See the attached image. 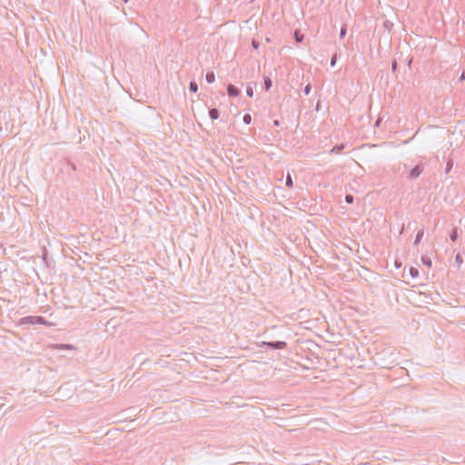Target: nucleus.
<instances>
[{
    "label": "nucleus",
    "mask_w": 465,
    "mask_h": 465,
    "mask_svg": "<svg viewBox=\"0 0 465 465\" xmlns=\"http://www.w3.org/2000/svg\"><path fill=\"white\" fill-rule=\"evenodd\" d=\"M249 1H250V3H252V2H254L255 0H249Z\"/></svg>",
    "instance_id": "34"
},
{
    "label": "nucleus",
    "mask_w": 465,
    "mask_h": 465,
    "mask_svg": "<svg viewBox=\"0 0 465 465\" xmlns=\"http://www.w3.org/2000/svg\"><path fill=\"white\" fill-rule=\"evenodd\" d=\"M273 124H274L275 126H279V125H280V121H279V120H274V121H273Z\"/></svg>",
    "instance_id": "31"
},
{
    "label": "nucleus",
    "mask_w": 465,
    "mask_h": 465,
    "mask_svg": "<svg viewBox=\"0 0 465 465\" xmlns=\"http://www.w3.org/2000/svg\"><path fill=\"white\" fill-rule=\"evenodd\" d=\"M421 262L424 265H426L428 267H431V265H432V262H431L430 258L428 256H422Z\"/></svg>",
    "instance_id": "13"
},
{
    "label": "nucleus",
    "mask_w": 465,
    "mask_h": 465,
    "mask_svg": "<svg viewBox=\"0 0 465 465\" xmlns=\"http://www.w3.org/2000/svg\"><path fill=\"white\" fill-rule=\"evenodd\" d=\"M246 94L249 96V97H252L253 96V87L252 86V84H248L247 88H246Z\"/></svg>",
    "instance_id": "17"
},
{
    "label": "nucleus",
    "mask_w": 465,
    "mask_h": 465,
    "mask_svg": "<svg viewBox=\"0 0 465 465\" xmlns=\"http://www.w3.org/2000/svg\"><path fill=\"white\" fill-rule=\"evenodd\" d=\"M450 238L452 242H456L457 239H458V229L457 228H454L451 232V233L450 234Z\"/></svg>",
    "instance_id": "15"
},
{
    "label": "nucleus",
    "mask_w": 465,
    "mask_h": 465,
    "mask_svg": "<svg viewBox=\"0 0 465 465\" xmlns=\"http://www.w3.org/2000/svg\"><path fill=\"white\" fill-rule=\"evenodd\" d=\"M205 79L208 84H213L215 81L214 73L213 71L207 72Z\"/></svg>",
    "instance_id": "7"
},
{
    "label": "nucleus",
    "mask_w": 465,
    "mask_h": 465,
    "mask_svg": "<svg viewBox=\"0 0 465 465\" xmlns=\"http://www.w3.org/2000/svg\"><path fill=\"white\" fill-rule=\"evenodd\" d=\"M345 148V144L344 143H341V144H338V145H335L331 150V153H341L342 152V150Z\"/></svg>",
    "instance_id": "8"
},
{
    "label": "nucleus",
    "mask_w": 465,
    "mask_h": 465,
    "mask_svg": "<svg viewBox=\"0 0 465 465\" xmlns=\"http://www.w3.org/2000/svg\"><path fill=\"white\" fill-rule=\"evenodd\" d=\"M294 39L297 43H302L304 39V35L296 30L294 31Z\"/></svg>",
    "instance_id": "9"
},
{
    "label": "nucleus",
    "mask_w": 465,
    "mask_h": 465,
    "mask_svg": "<svg viewBox=\"0 0 465 465\" xmlns=\"http://www.w3.org/2000/svg\"><path fill=\"white\" fill-rule=\"evenodd\" d=\"M267 344H268V341H262L261 343L258 344V347H266L267 348Z\"/></svg>",
    "instance_id": "29"
},
{
    "label": "nucleus",
    "mask_w": 465,
    "mask_h": 465,
    "mask_svg": "<svg viewBox=\"0 0 465 465\" xmlns=\"http://www.w3.org/2000/svg\"><path fill=\"white\" fill-rule=\"evenodd\" d=\"M285 185L289 188H292V186H293V181H292V175L290 173H287V175H286Z\"/></svg>",
    "instance_id": "12"
},
{
    "label": "nucleus",
    "mask_w": 465,
    "mask_h": 465,
    "mask_svg": "<svg viewBox=\"0 0 465 465\" xmlns=\"http://www.w3.org/2000/svg\"><path fill=\"white\" fill-rule=\"evenodd\" d=\"M391 70H392V72H395L397 70V61L396 60L392 61V63H391Z\"/></svg>",
    "instance_id": "27"
},
{
    "label": "nucleus",
    "mask_w": 465,
    "mask_h": 465,
    "mask_svg": "<svg viewBox=\"0 0 465 465\" xmlns=\"http://www.w3.org/2000/svg\"><path fill=\"white\" fill-rule=\"evenodd\" d=\"M395 266L397 268H400L401 266V262H398L397 261L395 262Z\"/></svg>",
    "instance_id": "32"
},
{
    "label": "nucleus",
    "mask_w": 465,
    "mask_h": 465,
    "mask_svg": "<svg viewBox=\"0 0 465 465\" xmlns=\"http://www.w3.org/2000/svg\"><path fill=\"white\" fill-rule=\"evenodd\" d=\"M453 166V162L451 160H449L446 165V173H449Z\"/></svg>",
    "instance_id": "20"
},
{
    "label": "nucleus",
    "mask_w": 465,
    "mask_h": 465,
    "mask_svg": "<svg viewBox=\"0 0 465 465\" xmlns=\"http://www.w3.org/2000/svg\"><path fill=\"white\" fill-rule=\"evenodd\" d=\"M35 316H26L20 319L19 324H35Z\"/></svg>",
    "instance_id": "4"
},
{
    "label": "nucleus",
    "mask_w": 465,
    "mask_h": 465,
    "mask_svg": "<svg viewBox=\"0 0 465 465\" xmlns=\"http://www.w3.org/2000/svg\"><path fill=\"white\" fill-rule=\"evenodd\" d=\"M410 275L413 279L417 278L419 276V270L415 267L410 268Z\"/></svg>",
    "instance_id": "14"
},
{
    "label": "nucleus",
    "mask_w": 465,
    "mask_h": 465,
    "mask_svg": "<svg viewBox=\"0 0 465 465\" xmlns=\"http://www.w3.org/2000/svg\"><path fill=\"white\" fill-rule=\"evenodd\" d=\"M384 26L390 29L392 26V23H391L390 21H385Z\"/></svg>",
    "instance_id": "28"
},
{
    "label": "nucleus",
    "mask_w": 465,
    "mask_h": 465,
    "mask_svg": "<svg viewBox=\"0 0 465 465\" xmlns=\"http://www.w3.org/2000/svg\"><path fill=\"white\" fill-rule=\"evenodd\" d=\"M272 79L269 76H264L263 77V87H264L265 91H269L270 88L272 87Z\"/></svg>",
    "instance_id": "6"
},
{
    "label": "nucleus",
    "mask_w": 465,
    "mask_h": 465,
    "mask_svg": "<svg viewBox=\"0 0 465 465\" xmlns=\"http://www.w3.org/2000/svg\"><path fill=\"white\" fill-rule=\"evenodd\" d=\"M311 90H312V86L310 84H308L304 89H303V93L305 95H308L310 93H311Z\"/></svg>",
    "instance_id": "25"
},
{
    "label": "nucleus",
    "mask_w": 465,
    "mask_h": 465,
    "mask_svg": "<svg viewBox=\"0 0 465 465\" xmlns=\"http://www.w3.org/2000/svg\"><path fill=\"white\" fill-rule=\"evenodd\" d=\"M267 348L271 350H283L287 348V343L285 341H268Z\"/></svg>",
    "instance_id": "2"
},
{
    "label": "nucleus",
    "mask_w": 465,
    "mask_h": 465,
    "mask_svg": "<svg viewBox=\"0 0 465 465\" xmlns=\"http://www.w3.org/2000/svg\"><path fill=\"white\" fill-rule=\"evenodd\" d=\"M189 90L192 93H196L198 91V84L195 81H191L189 84Z\"/></svg>",
    "instance_id": "10"
},
{
    "label": "nucleus",
    "mask_w": 465,
    "mask_h": 465,
    "mask_svg": "<svg viewBox=\"0 0 465 465\" xmlns=\"http://www.w3.org/2000/svg\"><path fill=\"white\" fill-rule=\"evenodd\" d=\"M252 48H253L254 50H258V49H259V47H260V43H259L258 41H256V40H254V39H253V40L252 41Z\"/></svg>",
    "instance_id": "24"
},
{
    "label": "nucleus",
    "mask_w": 465,
    "mask_h": 465,
    "mask_svg": "<svg viewBox=\"0 0 465 465\" xmlns=\"http://www.w3.org/2000/svg\"><path fill=\"white\" fill-rule=\"evenodd\" d=\"M424 170V166L422 163H419L417 165H415L409 173L407 178L409 180H414L416 178H418L420 173L423 172Z\"/></svg>",
    "instance_id": "1"
},
{
    "label": "nucleus",
    "mask_w": 465,
    "mask_h": 465,
    "mask_svg": "<svg viewBox=\"0 0 465 465\" xmlns=\"http://www.w3.org/2000/svg\"><path fill=\"white\" fill-rule=\"evenodd\" d=\"M129 0H124V3H127Z\"/></svg>",
    "instance_id": "35"
},
{
    "label": "nucleus",
    "mask_w": 465,
    "mask_h": 465,
    "mask_svg": "<svg viewBox=\"0 0 465 465\" xmlns=\"http://www.w3.org/2000/svg\"><path fill=\"white\" fill-rule=\"evenodd\" d=\"M241 91L239 88H237L236 86H234L233 84H229L228 86H227V94L229 96L231 97H236L240 94Z\"/></svg>",
    "instance_id": "3"
},
{
    "label": "nucleus",
    "mask_w": 465,
    "mask_h": 465,
    "mask_svg": "<svg viewBox=\"0 0 465 465\" xmlns=\"http://www.w3.org/2000/svg\"><path fill=\"white\" fill-rule=\"evenodd\" d=\"M209 116L212 120H217L220 116V112L217 108H211L209 110Z\"/></svg>",
    "instance_id": "5"
},
{
    "label": "nucleus",
    "mask_w": 465,
    "mask_h": 465,
    "mask_svg": "<svg viewBox=\"0 0 465 465\" xmlns=\"http://www.w3.org/2000/svg\"><path fill=\"white\" fill-rule=\"evenodd\" d=\"M59 347L61 349H65V350H74V345H72V344H60Z\"/></svg>",
    "instance_id": "21"
},
{
    "label": "nucleus",
    "mask_w": 465,
    "mask_h": 465,
    "mask_svg": "<svg viewBox=\"0 0 465 465\" xmlns=\"http://www.w3.org/2000/svg\"><path fill=\"white\" fill-rule=\"evenodd\" d=\"M242 121L245 124H250L252 123V116L250 114H245L243 115Z\"/></svg>",
    "instance_id": "16"
},
{
    "label": "nucleus",
    "mask_w": 465,
    "mask_h": 465,
    "mask_svg": "<svg viewBox=\"0 0 465 465\" xmlns=\"http://www.w3.org/2000/svg\"><path fill=\"white\" fill-rule=\"evenodd\" d=\"M337 58H338V57H337V54H336V53H335V54H332V56H331V67H334V66H335L336 62H337Z\"/></svg>",
    "instance_id": "19"
},
{
    "label": "nucleus",
    "mask_w": 465,
    "mask_h": 465,
    "mask_svg": "<svg viewBox=\"0 0 465 465\" xmlns=\"http://www.w3.org/2000/svg\"><path fill=\"white\" fill-rule=\"evenodd\" d=\"M346 33H347V29H346V26H342L341 28V31H340V37L341 38H343L345 35H346Z\"/></svg>",
    "instance_id": "23"
},
{
    "label": "nucleus",
    "mask_w": 465,
    "mask_h": 465,
    "mask_svg": "<svg viewBox=\"0 0 465 465\" xmlns=\"http://www.w3.org/2000/svg\"><path fill=\"white\" fill-rule=\"evenodd\" d=\"M423 234H424V231L423 230H420L416 235V238H415V241H414V244L417 245L420 243V242L421 241L422 237H423Z\"/></svg>",
    "instance_id": "11"
},
{
    "label": "nucleus",
    "mask_w": 465,
    "mask_h": 465,
    "mask_svg": "<svg viewBox=\"0 0 465 465\" xmlns=\"http://www.w3.org/2000/svg\"><path fill=\"white\" fill-rule=\"evenodd\" d=\"M35 324L45 322V319L42 316H35Z\"/></svg>",
    "instance_id": "22"
},
{
    "label": "nucleus",
    "mask_w": 465,
    "mask_h": 465,
    "mask_svg": "<svg viewBox=\"0 0 465 465\" xmlns=\"http://www.w3.org/2000/svg\"><path fill=\"white\" fill-rule=\"evenodd\" d=\"M354 201V197L351 194H346L345 195V202L349 204H351Z\"/></svg>",
    "instance_id": "18"
},
{
    "label": "nucleus",
    "mask_w": 465,
    "mask_h": 465,
    "mask_svg": "<svg viewBox=\"0 0 465 465\" xmlns=\"http://www.w3.org/2000/svg\"><path fill=\"white\" fill-rule=\"evenodd\" d=\"M460 81L465 80V72H463V73L461 74V75H460Z\"/></svg>",
    "instance_id": "30"
},
{
    "label": "nucleus",
    "mask_w": 465,
    "mask_h": 465,
    "mask_svg": "<svg viewBox=\"0 0 465 465\" xmlns=\"http://www.w3.org/2000/svg\"><path fill=\"white\" fill-rule=\"evenodd\" d=\"M455 262L460 265L462 263L463 260L460 254H457L455 256Z\"/></svg>",
    "instance_id": "26"
},
{
    "label": "nucleus",
    "mask_w": 465,
    "mask_h": 465,
    "mask_svg": "<svg viewBox=\"0 0 465 465\" xmlns=\"http://www.w3.org/2000/svg\"><path fill=\"white\" fill-rule=\"evenodd\" d=\"M404 232V226H402L401 230V233H403Z\"/></svg>",
    "instance_id": "33"
}]
</instances>
